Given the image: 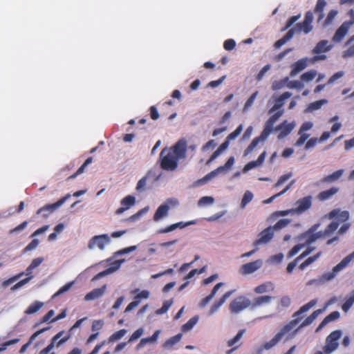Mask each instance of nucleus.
Listing matches in <instances>:
<instances>
[{"instance_id": "obj_45", "label": "nucleus", "mask_w": 354, "mask_h": 354, "mask_svg": "<svg viewBox=\"0 0 354 354\" xmlns=\"http://www.w3.org/2000/svg\"><path fill=\"white\" fill-rule=\"evenodd\" d=\"M290 219L288 218L280 219L274 225V226L272 227L273 231L279 230L287 227L290 224Z\"/></svg>"}, {"instance_id": "obj_10", "label": "nucleus", "mask_w": 354, "mask_h": 354, "mask_svg": "<svg viewBox=\"0 0 354 354\" xmlns=\"http://www.w3.org/2000/svg\"><path fill=\"white\" fill-rule=\"evenodd\" d=\"M312 206V196H307L299 199L296 202V207L293 208L294 213L301 214L308 210Z\"/></svg>"}, {"instance_id": "obj_30", "label": "nucleus", "mask_w": 354, "mask_h": 354, "mask_svg": "<svg viewBox=\"0 0 354 354\" xmlns=\"http://www.w3.org/2000/svg\"><path fill=\"white\" fill-rule=\"evenodd\" d=\"M328 41L327 40H322L319 41L313 50L314 54H319L322 53H326L330 49V47L328 46Z\"/></svg>"}, {"instance_id": "obj_29", "label": "nucleus", "mask_w": 354, "mask_h": 354, "mask_svg": "<svg viewBox=\"0 0 354 354\" xmlns=\"http://www.w3.org/2000/svg\"><path fill=\"white\" fill-rule=\"evenodd\" d=\"M292 94L290 92H284L276 100V103L270 110V113L279 109L284 104V100L290 97Z\"/></svg>"}, {"instance_id": "obj_2", "label": "nucleus", "mask_w": 354, "mask_h": 354, "mask_svg": "<svg viewBox=\"0 0 354 354\" xmlns=\"http://www.w3.org/2000/svg\"><path fill=\"white\" fill-rule=\"evenodd\" d=\"M160 167L165 171H174L177 168V142L171 147H165L160 153Z\"/></svg>"}, {"instance_id": "obj_31", "label": "nucleus", "mask_w": 354, "mask_h": 354, "mask_svg": "<svg viewBox=\"0 0 354 354\" xmlns=\"http://www.w3.org/2000/svg\"><path fill=\"white\" fill-rule=\"evenodd\" d=\"M153 173V170H149L144 177L138 180L136 187L138 192H140L145 190L147 181L152 176Z\"/></svg>"}, {"instance_id": "obj_5", "label": "nucleus", "mask_w": 354, "mask_h": 354, "mask_svg": "<svg viewBox=\"0 0 354 354\" xmlns=\"http://www.w3.org/2000/svg\"><path fill=\"white\" fill-rule=\"evenodd\" d=\"M354 258V252L344 258L337 265H336L330 272H325L322 274L321 279L323 281H330L335 278L339 272L345 268L351 260Z\"/></svg>"}, {"instance_id": "obj_18", "label": "nucleus", "mask_w": 354, "mask_h": 354, "mask_svg": "<svg viewBox=\"0 0 354 354\" xmlns=\"http://www.w3.org/2000/svg\"><path fill=\"white\" fill-rule=\"evenodd\" d=\"M307 58H302L292 64V70L290 71V76L294 77L300 71L305 69L308 66Z\"/></svg>"}, {"instance_id": "obj_13", "label": "nucleus", "mask_w": 354, "mask_h": 354, "mask_svg": "<svg viewBox=\"0 0 354 354\" xmlns=\"http://www.w3.org/2000/svg\"><path fill=\"white\" fill-rule=\"evenodd\" d=\"M149 297V292L148 290H142L140 292L137 294L133 299V301H131L125 308L124 313H128L134 309L136 307H137L140 303L141 302L142 299H147Z\"/></svg>"}, {"instance_id": "obj_23", "label": "nucleus", "mask_w": 354, "mask_h": 354, "mask_svg": "<svg viewBox=\"0 0 354 354\" xmlns=\"http://www.w3.org/2000/svg\"><path fill=\"white\" fill-rule=\"evenodd\" d=\"M272 298L273 297L270 295H263V296L255 297L253 299L252 303H251L252 308H256L261 306L263 305L270 304L271 302Z\"/></svg>"}, {"instance_id": "obj_27", "label": "nucleus", "mask_w": 354, "mask_h": 354, "mask_svg": "<svg viewBox=\"0 0 354 354\" xmlns=\"http://www.w3.org/2000/svg\"><path fill=\"white\" fill-rule=\"evenodd\" d=\"M340 316V314L338 311H333L330 313L328 315H327L322 322L319 324V326L316 329V331L319 330L323 327H324L326 325H327L328 323L337 320L339 319Z\"/></svg>"}, {"instance_id": "obj_35", "label": "nucleus", "mask_w": 354, "mask_h": 354, "mask_svg": "<svg viewBox=\"0 0 354 354\" xmlns=\"http://www.w3.org/2000/svg\"><path fill=\"white\" fill-rule=\"evenodd\" d=\"M295 27L297 29V33L304 32L305 34H308L313 30L312 24H310L309 23L306 24V21H304L297 24Z\"/></svg>"}, {"instance_id": "obj_19", "label": "nucleus", "mask_w": 354, "mask_h": 354, "mask_svg": "<svg viewBox=\"0 0 354 354\" xmlns=\"http://www.w3.org/2000/svg\"><path fill=\"white\" fill-rule=\"evenodd\" d=\"M234 290L227 291L218 300L215 301L209 309V315H212L216 312L218 309L225 302L226 299L231 296Z\"/></svg>"}, {"instance_id": "obj_46", "label": "nucleus", "mask_w": 354, "mask_h": 354, "mask_svg": "<svg viewBox=\"0 0 354 354\" xmlns=\"http://www.w3.org/2000/svg\"><path fill=\"white\" fill-rule=\"evenodd\" d=\"M317 75V71L315 70H311L303 73L301 75V80L304 82H310L313 80Z\"/></svg>"}, {"instance_id": "obj_20", "label": "nucleus", "mask_w": 354, "mask_h": 354, "mask_svg": "<svg viewBox=\"0 0 354 354\" xmlns=\"http://www.w3.org/2000/svg\"><path fill=\"white\" fill-rule=\"evenodd\" d=\"M326 308V306L323 309H317L315 310L310 315L307 317L300 324V326L294 331V335L296 334L300 328L311 324L313 322L317 317V316L325 310Z\"/></svg>"}, {"instance_id": "obj_9", "label": "nucleus", "mask_w": 354, "mask_h": 354, "mask_svg": "<svg viewBox=\"0 0 354 354\" xmlns=\"http://www.w3.org/2000/svg\"><path fill=\"white\" fill-rule=\"evenodd\" d=\"M251 305L249 299L243 296L235 298L230 304L229 308L232 313H239Z\"/></svg>"}, {"instance_id": "obj_28", "label": "nucleus", "mask_w": 354, "mask_h": 354, "mask_svg": "<svg viewBox=\"0 0 354 354\" xmlns=\"http://www.w3.org/2000/svg\"><path fill=\"white\" fill-rule=\"evenodd\" d=\"M267 138H264L262 136V134L258 137L254 138L249 146L244 151V156H246L250 154L258 145L260 142H264Z\"/></svg>"}, {"instance_id": "obj_59", "label": "nucleus", "mask_w": 354, "mask_h": 354, "mask_svg": "<svg viewBox=\"0 0 354 354\" xmlns=\"http://www.w3.org/2000/svg\"><path fill=\"white\" fill-rule=\"evenodd\" d=\"M236 46V42L232 39H228L225 40L223 43V48L226 50H233Z\"/></svg>"}, {"instance_id": "obj_34", "label": "nucleus", "mask_w": 354, "mask_h": 354, "mask_svg": "<svg viewBox=\"0 0 354 354\" xmlns=\"http://www.w3.org/2000/svg\"><path fill=\"white\" fill-rule=\"evenodd\" d=\"M326 5V2L325 0H317V1L314 11L315 13L319 14L318 21H321L324 17L323 11Z\"/></svg>"}, {"instance_id": "obj_36", "label": "nucleus", "mask_w": 354, "mask_h": 354, "mask_svg": "<svg viewBox=\"0 0 354 354\" xmlns=\"http://www.w3.org/2000/svg\"><path fill=\"white\" fill-rule=\"evenodd\" d=\"M328 102L327 100H319L315 102H311L308 104L306 111L308 112H312L316 110L319 109L324 104Z\"/></svg>"}, {"instance_id": "obj_16", "label": "nucleus", "mask_w": 354, "mask_h": 354, "mask_svg": "<svg viewBox=\"0 0 354 354\" xmlns=\"http://www.w3.org/2000/svg\"><path fill=\"white\" fill-rule=\"evenodd\" d=\"M295 126V123L293 122L288 123L287 121H283L275 128L276 131H280L278 138L281 139L287 136L293 130Z\"/></svg>"}, {"instance_id": "obj_1", "label": "nucleus", "mask_w": 354, "mask_h": 354, "mask_svg": "<svg viewBox=\"0 0 354 354\" xmlns=\"http://www.w3.org/2000/svg\"><path fill=\"white\" fill-rule=\"evenodd\" d=\"M316 303V299L310 300L309 302L302 306L297 311L294 313L292 315L293 319L284 325L273 338L263 344L259 351V354H261L262 349L269 350L276 346L286 334L290 332L301 322L303 317H300V315L309 310Z\"/></svg>"}, {"instance_id": "obj_43", "label": "nucleus", "mask_w": 354, "mask_h": 354, "mask_svg": "<svg viewBox=\"0 0 354 354\" xmlns=\"http://www.w3.org/2000/svg\"><path fill=\"white\" fill-rule=\"evenodd\" d=\"M293 183H294V181H292L282 191H281L280 192H279V193L273 195L272 196L267 198L266 200L263 201V203L268 204V203H272L274 201V198H276L283 195V194H285L291 187V186L292 185Z\"/></svg>"}, {"instance_id": "obj_22", "label": "nucleus", "mask_w": 354, "mask_h": 354, "mask_svg": "<svg viewBox=\"0 0 354 354\" xmlns=\"http://www.w3.org/2000/svg\"><path fill=\"white\" fill-rule=\"evenodd\" d=\"M106 290V286H103L100 288H95L88 293H87L84 297V300L91 301L95 300L100 297H101Z\"/></svg>"}, {"instance_id": "obj_12", "label": "nucleus", "mask_w": 354, "mask_h": 354, "mask_svg": "<svg viewBox=\"0 0 354 354\" xmlns=\"http://www.w3.org/2000/svg\"><path fill=\"white\" fill-rule=\"evenodd\" d=\"M234 163V158L233 156H231L230 158H229V159L227 160V162H225V164L223 166L218 167L215 170L207 174L202 179H201L199 180V182L206 183L207 180H209L211 178H212L213 177L216 176L218 174L224 171L227 169L231 168V167L233 165Z\"/></svg>"}, {"instance_id": "obj_39", "label": "nucleus", "mask_w": 354, "mask_h": 354, "mask_svg": "<svg viewBox=\"0 0 354 354\" xmlns=\"http://www.w3.org/2000/svg\"><path fill=\"white\" fill-rule=\"evenodd\" d=\"M274 124L275 123L272 120L268 118V120L266 121L265 124L264 129L261 132L263 137L268 138V137L273 130V127Z\"/></svg>"}, {"instance_id": "obj_62", "label": "nucleus", "mask_w": 354, "mask_h": 354, "mask_svg": "<svg viewBox=\"0 0 354 354\" xmlns=\"http://www.w3.org/2000/svg\"><path fill=\"white\" fill-rule=\"evenodd\" d=\"M177 343V335H174L168 339L164 344L165 348H169Z\"/></svg>"}, {"instance_id": "obj_24", "label": "nucleus", "mask_w": 354, "mask_h": 354, "mask_svg": "<svg viewBox=\"0 0 354 354\" xmlns=\"http://www.w3.org/2000/svg\"><path fill=\"white\" fill-rule=\"evenodd\" d=\"M86 319H87L86 317H84V318H82V319H80L77 320L76 322L73 324V326L71 328V329L68 332L67 335L66 336H64V337H62V339H60L57 342L56 346L57 347H59L62 344H64L65 342H66L71 337V331L73 330L75 328H77L80 327L81 326L82 323L84 320H86Z\"/></svg>"}, {"instance_id": "obj_6", "label": "nucleus", "mask_w": 354, "mask_h": 354, "mask_svg": "<svg viewBox=\"0 0 354 354\" xmlns=\"http://www.w3.org/2000/svg\"><path fill=\"white\" fill-rule=\"evenodd\" d=\"M111 242V239L108 234H104L101 235H95L93 236L88 243V248L93 250L95 248L100 250H104L105 246Z\"/></svg>"}, {"instance_id": "obj_54", "label": "nucleus", "mask_w": 354, "mask_h": 354, "mask_svg": "<svg viewBox=\"0 0 354 354\" xmlns=\"http://www.w3.org/2000/svg\"><path fill=\"white\" fill-rule=\"evenodd\" d=\"M39 241L38 239H35L23 250L24 253L35 250L39 245Z\"/></svg>"}, {"instance_id": "obj_49", "label": "nucleus", "mask_w": 354, "mask_h": 354, "mask_svg": "<svg viewBox=\"0 0 354 354\" xmlns=\"http://www.w3.org/2000/svg\"><path fill=\"white\" fill-rule=\"evenodd\" d=\"M126 333H127L126 329H121L120 330H118V331L115 332L114 333H113L110 336L109 341L113 342V341L120 339L126 334Z\"/></svg>"}, {"instance_id": "obj_50", "label": "nucleus", "mask_w": 354, "mask_h": 354, "mask_svg": "<svg viewBox=\"0 0 354 354\" xmlns=\"http://www.w3.org/2000/svg\"><path fill=\"white\" fill-rule=\"evenodd\" d=\"M158 335H159V331L158 330H156L153 335L152 336L149 337H147V338H143L141 339V341L140 342L139 344H138V346H142L143 344H146L147 342H156L158 337Z\"/></svg>"}, {"instance_id": "obj_48", "label": "nucleus", "mask_w": 354, "mask_h": 354, "mask_svg": "<svg viewBox=\"0 0 354 354\" xmlns=\"http://www.w3.org/2000/svg\"><path fill=\"white\" fill-rule=\"evenodd\" d=\"M254 195L250 191H246L244 193L243 198L241 200V206L244 208L248 203H249L253 198Z\"/></svg>"}, {"instance_id": "obj_47", "label": "nucleus", "mask_w": 354, "mask_h": 354, "mask_svg": "<svg viewBox=\"0 0 354 354\" xmlns=\"http://www.w3.org/2000/svg\"><path fill=\"white\" fill-rule=\"evenodd\" d=\"M354 304V291L352 292L351 295L346 299L345 302L342 306V309L344 312H347Z\"/></svg>"}, {"instance_id": "obj_40", "label": "nucleus", "mask_w": 354, "mask_h": 354, "mask_svg": "<svg viewBox=\"0 0 354 354\" xmlns=\"http://www.w3.org/2000/svg\"><path fill=\"white\" fill-rule=\"evenodd\" d=\"M198 316L196 315L192 317L186 324L183 325L181 330L183 332H187L190 330L198 322Z\"/></svg>"}, {"instance_id": "obj_52", "label": "nucleus", "mask_w": 354, "mask_h": 354, "mask_svg": "<svg viewBox=\"0 0 354 354\" xmlns=\"http://www.w3.org/2000/svg\"><path fill=\"white\" fill-rule=\"evenodd\" d=\"M214 199L212 196H203L201 198L198 202V205L199 206H205L207 205H211L214 203Z\"/></svg>"}, {"instance_id": "obj_33", "label": "nucleus", "mask_w": 354, "mask_h": 354, "mask_svg": "<svg viewBox=\"0 0 354 354\" xmlns=\"http://www.w3.org/2000/svg\"><path fill=\"white\" fill-rule=\"evenodd\" d=\"M205 271V267L202 268L199 270L197 269L192 270L186 276L184 277V280H186L185 283L181 284L178 287V291L183 290L189 283L188 279L192 278L196 274H201Z\"/></svg>"}, {"instance_id": "obj_4", "label": "nucleus", "mask_w": 354, "mask_h": 354, "mask_svg": "<svg viewBox=\"0 0 354 354\" xmlns=\"http://www.w3.org/2000/svg\"><path fill=\"white\" fill-rule=\"evenodd\" d=\"M342 336L339 330L333 331L326 339V344L323 347V351H317L314 354H330L335 351L339 346V339Z\"/></svg>"}, {"instance_id": "obj_42", "label": "nucleus", "mask_w": 354, "mask_h": 354, "mask_svg": "<svg viewBox=\"0 0 354 354\" xmlns=\"http://www.w3.org/2000/svg\"><path fill=\"white\" fill-rule=\"evenodd\" d=\"M135 197L131 195H128L122 199L121 205L128 209L135 204Z\"/></svg>"}, {"instance_id": "obj_21", "label": "nucleus", "mask_w": 354, "mask_h": 354, "mask_svg": "<svg viewBox=\"0 0 354 354\" xmlns=\"http://www.w3.org/2000/svg\"><path fill=\"white\" fill-rule=\"evenodd\" d=\"M344 170L343 169H338L333 173L324 176L321 180V183H332L337 181L343 175Z\"/></svg>"}, {"instance_id": "obj_26", "label": "nucleus", "mask_w": 354, "mask_h": 354, "mask_svg": "<svg viewBox=\"0 0 354 354\" xmlns=\"http://www.w3.org/2000/svg\"><path fill=\"white\" fill-rule=\"evenodd\" d=\"M274 288V285L272 282L267 281L255 287L254 291L257 294H263L267 292H272Z\"/></svg>"}, {"instance_id": "obj_41", "label": "nucleus", "mask_w": 354, "mask_h": 354, "mask_svg": "<svg viewBox=\"0 0 354 354\" xmlns=\"http://www.w3.org/2000/svg\"><path fill=\"white\" fill-rule=\"evenodd\" d=\"M44 304L41 301H35L31 304L26 310V314L30 315L37 313L42 306Z\"/></svg>"}, {"instance_id": "obj_61", "label": "nucleus", "mask_w": 354, "mask_h": 354, "mask_svg": "<svg viewBox=\"0 0 354 354\" xmlns=\"http://www.w3.org/2000/svg\"><path fill=\"white\" fill-rule=\"evenodd\" d=\"M74 282L73 281H71V282H69V283H66L65 285H64L62 287H61L58 290L57 292L54 295V297L55 296H58L59 295H62L63 293H64L65 292L68 291L71 287L73 285Z\"/></svg>"}, {"instance_id": "obj_53", "label": "nucleus", "mask_w": 354, "mask_h": 354, "mask_svg": "<svg viewBox=\"0 0 354 354\" xmlns=\"http://www.w3.org/2000/svg\"><path fill=\"white\" fill-rule=\"evenodd\" d=\"M291 304V299L288 296H283L281 298V300L279 301L278 308H288L290 306Z\"/></svg>"}, {"instance_id": "obj_44", "label": "nucleus", "mask_w": 354, "mask_h": 354, "mask_svg": "<svg viewBox=\"0 0 354 354\" xmlns=\"http://www.w3.org/2000/svg\"><path fill=\"white\" fill-rule=\"evenodd\" d=\"M93 161V158L92 157H88L86 160L85 162L83 163V165L77 169V171L73 174V175L70 176L68 179H73V178H75L77 176H78L79 174H81L84 172V169L85 167L89 165L90 163H91Z\"/></svg>"}, {"instance_id": "obj_38", "label": "nucleus", "mask_w": 354, "mask_h": 354, "mask_svg": "<svg viewBox=\"0 0 354 354\" xmlns=\"http://www.w3.org/2000/svg\"><path fill=\"white\" fill-rule=\"evenodd\" d=\"M187 149L186 140L185 139L178 140V160L185 158Z\"/></svg>"}, {"instance_id": "obj_57", "label": "nucleus", "mask_w": 354, "mask_h": 354, "mask_svg": "<svg viewBox=\"0 0 354 354\" xmlns=\"http://www.w3.org/2000/svg\"><path fill=\"white\" fill-rule=\"evenodd\" d=\"M337 11L335 10H331L327 15V17L324 21V26H327L328 24H330L333 20L334 19V18L335 17V16L337 15Z\"/></svg>"}, {"instance_id": "obj_7", "label": "nucleus", "mask_w": 354, "mask_h": 354, "mask_svg": "<svg viewBox=\"0 0 354 354\" xmlns=\"http://www.w3.org/2000/svg\"><path fill=\"white\" fill-rule=\"evenodd\" d=\"M70 197L71 195L68 194L58 200L56 203L44 205L37 211V214H42L44 218H47L50 213L59 208Z\"/></svg>"}, {"instance_id": "obj_58", "label": "nucleus", "mask_w": 354, "mask_h": 354, "mask_svg": "<svg viewBox=\"0 0 354 354\" xmlns=\"http://www.w3.org/2000/svg\"><path fill=\"white\" fill-rule=\"evenodd\" d=\"M258 94H259V92L257 91L252 94V95L248 99V100L245 102V103L244 104V110L248 109L253 104L254 101L255 100Z\"/></svg>"}, {"instance_id": "obj_8", "label": "nucleus", "mask_w": 354, "mask_h": 354, "mask_svg": "<svg viewBox=\"0 0 354 354\" xmlns=\"http://www.w3.org/2000/svg\"><path fill=\"white\" fill-rule=\"evenodd\" d=\"M176 203V201L174 198H169L166 202L160 205L156 209L154 215L153 220L158 221L168 215V212L171 207H174Z\"/></svg>"}, {"instance_id": "obj_56", "label": "nucleus", "mask_w": 354, "mask_h": 354, "mask_svg": "<svg viewBox=\"0 0 354 354\" xmlns=\"http://www.w3.org/2000/svg\"><path fill=\"white\" fill-rule=\"evenodd\" d=\"M32 278H33V276H30L26 279H24L19 281L16 284H15L11 289L12 290H15L20 288L25 284L28 283Z\"/></svg>"}, {"instance_id": "obj_60", "label": "nucleus", "mask_w": 354, "mask_h": 354, "mask_svg": "<svg viewBox=\"0 0 354 354\" xmlns=\"http://www.w3.org/2000/svg\"><path fill=\"white\" fill-rule=\"evenodd\" d=\"M243 130V126L242 124H240L239 127H237V128L234 131H232V133H230L227 137V140H234L238 136L240 135V133H241Z\"/></svg>"}, {"instance_id": "obj_55", "label": "nucleus", "mask_w": 354, "mask_h": 354, "mask_svg": "<svg viewBox=\"0 0 354 354\" xmlns=\"http://www.w3.org/2000/svg\"><path fill=\"white\" fill-rule=\"evenodd\" d=\"M24 272H21L12 277H10L2 282V287L6 288L8 286L10 283H13L14 281H17L19 277H21L22 275H24Z\"/></svg>"}, {"instance_id": "obj_17", "label": "nucleus", "mask_w": 354, "mask_h": 354, "mask_svg": "<svg viewBox=\"0 0 354 354\" xmlns=\"http://www.w3.org/2000/svg\"><path fill=\"white\" fill-rule=\"evenodd\" d=\"M322 236V232H318L314 233L311 230H308L305 233L302 234L300 236L301 239H305L304 243V245H310L312 243L315 242L317 239Z\"/></svg>"}, {"instance_id": "obj_64", "label": "nucleus", "mask_w": 354, "mask_h": 354, "mask_svg": "<svg viewBox=\"0 0 354 354\" xmlns=\"http://www.w3.org/2000/svg\"><path fill=\"white\" fill-rule=\"evenodd\" d=\"M313 122H311L310 121L304 122L299 129V134H301L303 132L307 131L313 128Z\"/></svg>"}, {"instance_id": "obj_3", "label": "nucleus", "mask_w": 354, "mask_h": 354, "mask_svg": "<svg viewBox=\"0 0 354 354\" xmlns=\"http://www.w3.org/2000/svg\"><path fill=\"white\" fill-rule=\"evenodd\" d=\"M327 217L329 219H333V221L325 228L322 232V236H330L337 230L342 223L347 221L349 218V212L346 210L342 211L340 209H334L328 214Z\"/></svg>"}, {"instance_id": "obj_14", "label": "nucleus", "mask_w": 354, "mask_h": 354, "mask_svg": "<svg viewBox=\"0 0 354 354\" xmlns=\"http://www.w3.org/2000/svg\"><path fill=\"white\" fill-rule=\"evenodd\" d=\"M262 266V261L259 259L252 262L243 264L241 268V272L243 274L253 273Z\"/></svg>"}, {"instance_id": "obj_32", "label": "nucleus", "mask_w": 354, "mask_h": 354, "mask_svg": "<svg viewBox=\"0 0 354 354\" xmlns=\"http://www.w3.org/2000/svg\"><path fill=\"white\" fill-rule=\"evenodd\" d=\"M245 330L241 329L239 330L237 334L233 338L229 339L227 342V344L228 346H236L239 345V347L241 346L242 343L241 342V339L242 338L243 334L245 333Z\"/></svg>"}, {"instance_id": "obj_15", "label": "nucleus", "mask_w": 354, "mask_h": 354, "mask_svg": "<svg viewBox=\"0 0 354 354\" xmlns=\"http://www.w3.org/2000/svg\"><path fill=\"white\" fill-rule=\"evenodd\" d=\"M351 26H350L347 23L344 22L336 30L335 33L333 37V41L334 43L340 42L346 35L348 33L349 29Z\"/></svg>"}, {"instance_id": "obj_51", "label": "nucleus", "mask_w": 354, "mask_h": 354, "mask_svg": "<svg viewBox=\"0 0 354 354\" xmlns=\"http://www.w3.org/2000/svg\"><path fill=\"white\" fill-rule=\"evenodd\" d=\"M171 304H172L171 300L165 301L162 306L160 308L158 309L156 311V313L158 315H161V314L165 313L168 310L169 307L171 306Z\"/></svg>"}, {"instance_id": "obj_11", "label": "nucleus", "mask_w": 354, "mask_h": 354, "mask_svg": "<svg viewBox=\"0 0 354 354\" xmlns=\"http://www.w3.org/2000/svg\"><path fill=\"white\" fill-rule=\"evenodd\" d=\"M274 236V231L272 226H270L263 231H261L259 235L258 239L254 242L253 245L256 248L262 244H266L272 240Z\"/></svg>"}, {"instance_id": "obj_37", "label": "nucleus", "mask_w": 354, "mask_h": 354, "mask_svg": "<svg viewBox=\"0 0 354 354\" xmlns=\"http://www.w3.org/2000/svg\"><path fill=\"white\" fill-rule=\"evenodd\" d=\"M321 254L322 252H319L314 256L309 257L302 263L299 265V268L301 270H304L307 266H310L313 262H315L321 256Z\"/></svg>"}, {"instance_id": "obj_25", "label": "nucleus", "mask_w": 354, "mask_h": 354, "mask_svg": "<svg viewBox=\"0 0 354 354\" xmlns=\"http://www.w3.org/2000/svg\"><path fill=\"white\" fill-rule=\"evenodd\" d=\"M339 191L338 187H333L328 189L319 192L317 195V198L321 201H324L330 199Z\"/></svg>"}, {"instance_id": "obj_63", "label": "nucleus", "mask_w": 354, "mask_h": 354, "mask_svg": "<svg viewBox=\"0 0 354 354\" xmlns=\"http://www.w3.org/2000/svg\"><path fill=\"white\" fill-rule=\"evenodd\" d=\"M344 75V73L343 71H338L335 73L334 75H333L328 80L327 84H333L336 80L343 77Z\"/></svg>"}]
</instances>
